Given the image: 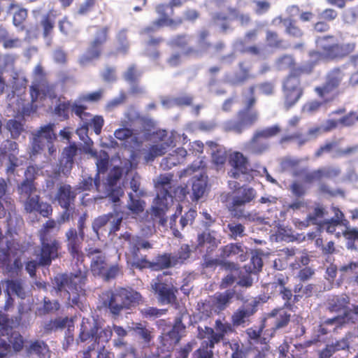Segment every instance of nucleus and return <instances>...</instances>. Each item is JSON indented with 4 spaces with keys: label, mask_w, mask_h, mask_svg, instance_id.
Returning <instances> with one entry per match:
<instances>
[{
    "label": "nucleus",
    "mask_w": 358,
    "mask_h": 358,
    "mask_svg": "<svg viewBox=\"0 0 358 358\" xmlns=\"http://www.w3.org/2000/svg\"><path fill=\"white\" fill-rule=\"evenodd\" d=\"M315 43L317 50H311L308 53L311 61L294 69L283 80L282 90L287 110L293 107L303 95L301 76L310 74L315 66L322 62H338L346 59L355 48L353 43H339L333 34L319 36L316 37Z\"/></svg>",
    "instance_id": "1"
},
{
    "label": "nucleus",
    "mask_w": 358,
    "mask_h": 358,
    "mask_svg": "<svg viewBox=\"0 0 358 358\" xmlns=\"http://www.w3.org/2000/svg\"><path fill=\"white\" fill-rule=\"evenodd\" d=\"M120 248L126 249L124 256L128 264L134 268L143 270L150 268L152 271H162L175 267L172 253L165 252L158 255L153 261H149L147 255H141V250H149L152 245L141 236L125 231L118 236Z\"/></svg>",
    "instance_id": "2"
},
{
    "label": "nucleus",
    "mask_w": 358,
    "mask_h": 358,
    "mask_svg": "<svg viewBox=\"0 0 358 358\" xmlns=\"http://www.w3.org/2000/svg\"><path fill=\"white\" fill-rule=\"evenodd\" d=\"M87 273L85 266L74 273H59L52 280L53 287L57 293H65L71 306H79L80 296L85 295Z\"/></svg>",
    "instance_id": "3"
},
{
    "label": "nucleus",
    "mask_w": 358,
    "mask_h": 358,
    "mask_svg": "<svg viewBox=\"0 0 358 358\" xmlns=\"http://www.w3.org/2000/svg\"><path fill=\"white\" fill-rule=\"evenodd\" d=\"M141 294L131 287H118L114 290L108 289L102 294V305L110 313L117 317L123 310L143 303Z\"/></svg>",
    "instance_id": "4"
},
{
    "label": "nucleus",
    "mask_w": 358,
    "mask_h": 358,
    "mask_svg": "<svg viewBox=\"0 0 358 358\" xmlns=\"http://www.w3.org/2000/svg\"><path fill=\"white\" fill-rule=\"evenodd\" d=\"M255 85L250 86L247 90L242 92L244 108L237 112V120H231L224 124V130L241 134L250 127L254 125L259 120V113L254 109L257 103Z\"/></svg>",
    "instance_id": "5"
},
{
    "label": "nucleus",
    "mask_w": 358,
    "mask_h": 358,
    "mask_svg": "<svg viewBox=\"0 0 358 358\" xmlns=\"http://www.w3.org/2000/svg\"><path fill=\"white\" fill-rule=\"evenodd\" d=\"M46 76L43 66L38 64L33 71V82L29 87L31 109L34 112L39 107L38 102H43L46 97L52 99L57 96L55 85L48 82Z\"/></svg>",
    "instance_id": "6"
},
{
    "label": "nucleus",
    "mask_w": 358,
    "mask_h": 358,
    "mask_svg": "<svg viewBox=\"0 0 358 358\" xmlns=\"http://www.w3.org/2000/svg\"><path fill=\"white\" fill-rule=\"evenodd\" d=\"M347 77L342 66H334L324 75V82L314 89L317 97L324 103L333 101L340 94L339 90Z\"/></svg>",
    "instance_id": "7"
},
{
    "label": "nucleus",
    "mask_w": 358,
    "mask_h": 358,
    "mask_svg": "<svg viewBox=\"0 0 358 358\" xmlns=\"http://www.w3.org/2000/svg\"><path fill=\"white\" fill-rule=\"evenodd\" d=\"M86 255L91 259L90 271L94 276L110 281L121 273L119 264H108L106 255L101 248L90 247L86 249Z\"/></svg>",
    "instance_id": "8"
},
{
    "label": "nucleus",
    "mask_w": 358,
    "mask_h": 358,
    "mask_svg": "<svg viewBox=\"0 0 358 358\" xmlns=\"http://www.w3.org/2000/svg\"><path fill=\"white\" fill-rule=\"evenodd\" d=\"M92 39L89 42L85 52L79 57L78 62L81 66L99 59L103 52L104 45L109 39L110 27L108 25H94Z\"/></svg>",
    "instance_id": "9"
},
{
    "label": "nucleus",
    "mask_w": 358,
    "mask_h": 358,
    "mask_svg": "<svg viewBox=\"0 0 358 358\" xmlns=\"http://www.w3.org/2000/svg\"><path fill=\"white\" fill-rule=\"evenodd\" d=\"M170 272H163L152 280L151 290L161 304H172L177 300L178 288Z\"/></svg>",
    "instance_id": "10"
},
{
    "label": "nucleus",
    "mask_w": 358,
    "mask_h": 358,
    "mask_svg": "<svg viewBox=\"0 0 358 358\" xmlns=\"http://www.w3.org/2000/svg\"><path fill=\"white\" fill-rule=\"evenodd\" d=\"M281 129L277 124L256 130L251 138L244 144L243 150L251 155H261L270 148L268 139L275 136Z\"/></svg>",
    "instance_id": "11"
},
{
    "label": "nucleus",
    "mask_w": 358,
    "mask_h": 358,
    "mask_svg": "<svg viewBox=\"0 0 358 358\" xmlns=\"http://www.w3.org/2000/svg\"><path fill=\"white\" fill-rule=\"evenodd\" d=\"M113 336V329L110 326L101 329L99 322L94 318L83 317L80 324L79 339L85 342L89 339L93 340L94 344L108 343Z\"/></svg>",
    "instance_id": "12"
},
{
    "label": "nucleus",
    "mask_w": 358,
    "mask_h": 358,
    "mask_svg": "<svg viewBox=\"0 0 358 358\" xmlns=\"http://www.w3.org/2000/svg\"><path fill=\"white\" fill-rule=\"evenodd\" d=\"M256 196V191L252 187H242L233 197L229 210L233 217L249 219L250 214L245 211V206Z\"/></svg>",
    "instance_id": "13"
},
{
    "label": "nucleus",
    "mask_w": 358,
    "mask_h": 358,
    "mask_svg": "<svg viewBox=\"0 0 358 358\" xmlns=\"http://www.w3.org/2000/svg\"><path fill=\"white\" fill-rule=\"evenodd\" d=\"M232 323L223 322L217 319L215 322L214 328L206 326L204 328L198 327L197 338L199 339L210 338L217 344L224 338L226 334H232L235 331Z\"/></svg>",
    "instance_id": "14"
},
{
    "label": "nucleus",
    "mask_w": 358,
    "mask_h": 358,
    "mask_svg": "<svg viewBox=\"0 0 358 358\" xmlns=\"http://www.w3.org/2000/svg\"><path fill=\"white\" fill-rule=\"evenodd\" d=\"M40 250L38 254L39 264L42 266H48L52 262L59 256L62 243L56 238L39 239Z\"/></svg>",
    "instance_id": "15"
},
{
    "label": "nucleus",
    "mask_w": 358,
    "mask_h": 358,
    "mask_svg": "<svg viewBox=\"0 0 358 358\" xmlns=\"http://www.w3.org/2000/svg\"><path fill=\"white\" fill-rule=\"evenodd\" d=\"M55 124L49 123L40 127V128L33 134V141L31 142V154L35 155L41 153L45 147L46 143H54L57 139V135L55 133Z\"/></svg>",
    "instance_id": "16"
},
{
    "label": "nucleus",
    "mask_w": 358,
    "mask_h": 358,
    "mask_svg": "<svg viewBox=\"0 0 358 358\" xmlns=\"http://www.w3.org/2000/svg\"><path fill=\"white\" fill-rule=\"evenodd\" d=\"M85 236L77 233L74 227L69 228L65 232V243L66 249L73 259L77 262H83L84 259V253L82 250L83 243Z\"/></svg>",
    "instance_id": "17"
},
{
    "label": "nucleus",
    "mask_w": 358,
    "mask_h": 358,
    "mask_svg": "<svg viewBox=\"0 0 358 358\" xmlns=\"http://www.w3.org/2000/svg\"><path fill=\"white\" fill-rule=\"evenodd\" d=\"M7 13L12 15V23L17 31L29 33L26 25L29 16L27 8L17 1H13L7 7Z\"/></svg>",
    "instance_id": "18"
},
{
    "label": "nucleus",
    "mask_w": 358,
    "mask_h": 358,
    "mask_svg": "<svg viewBox=\"0 0 358 358\" xmlns=\"http://www.w3.org/2000/svg\"><path fill=\"white\" fill-rule=\"evenodd\" d=\"M228 163L231 167L228 172L230 178L238 179L241 175L248 173L250 163L248 159L241 152H234L229 155Z\"/></svg>",
    "instance_id": "19"
},
{
    "label": "nucleus",
    "mask_w": 358,
    "mask_h": 358,
    "mask_svg": "<svg viewBox=\"0 0 358 358\" xmlns=\"http://www.w3.org/2000/svg\"><path fill=\"white\" fill-rule=\"evenodd\" d=\"M24 199L23 206L27 213L37 212L43 217H49L52 215L53 211L52 206L47 202L41 201L38 194H34Z\"/></svg>",
    "instance_id": "20"
},
{
    "label": "nucleus",
    "mask_w": 358,
    "mask_h": 358,
    "mask_svg": "<svg viewBox=\"0 0 358 358\" xmlns=\"http://www.w3.org/2000/svg\"><path fill=\"white\" fill-rule=\"evenodd\" d=\"M259 301L252 302L239 307L231 315V323L234 327L244 324L257 311Z\"/></svg>",
    "instance_id": "21"
},
{
    "label": "nucleus",
    "mask_w": 358,
    "mask_h": 358,
    "mask_svg": "<svg viewBox=\"0 0 358 358\" xmlns=\"http://www.w3.org/2000/svg\"><path fill=\"white\" fill-rule=\"evenodd\" d=\"M183 23L182 17H178L176 20L157 19L154 20L150 25L146 26L141 29L139 34L148 38L153 37V34L161 27H168L172 29H176Z\"/></svg>",
    "instance_id": "22"
},
{
    "label": "nucleus",
    "mask_w": 358,
    "mask_h": 358,
    "mask_svg": "<svg viewBox=\"0 0 358 358\" xmlns=\"http://www.w3.org/2000/svg\"><path fill=\"white\" fill-rule=\"evenodd\" d=\"M285 306L273 308L266 314V318H274L273 327L271 328V336H273L277 330L284 329L288 326L291 320V314L287 312Z\"/></svg>",
    "instance_id": "23"
},
{
    "label": "nucleus",
    "mask_w": 358,
    "mask_h": 358,
    "mask_svg": "<svg viewBox=\"0 0 358 358\" xmlns=\"http://www.w3.org/2000/svg\"><path fill=\"white\" fill-rule=\"evenodd\" d=\"M76 195L70 185L63 184L57 189L55 199L62 208H67L74 206Z\"/></svg>",
    "instance_id": "24"
},
{
    "label": "nucleus",
    "mask_w": 358,
    "mask_h": 358,
    "mask_svg": "<svg viewBox=\"0 0 358 358\" xmlns=\"http://www.w3.org/2000/svg\"><path fill=\"white\" fill-rule=\"evenodd\" d=\"M196 211L190 208L187 212H186L183 215L180 217L179 220L180 229L178 228L176 224V220L178 217L176 213L173 215L170 218L169 224L170 228L173 231V236L176 238H181L182 236L180 230H183V229L188 224H192L196 217Z\"/></svg>",
    "instance_id": "25"
},
{
    "label": "nucleus",
    "mask_w": 358,
    "mask_h": 358,
    "mask_svg": "<svg viewBox=\"0 0 358 358\" xmlns=\"http://www.w3.org/2000/svg\"><path fill=\"white\" fill-rule=\"evenodd\" d=\"M55 17L48 12L43 15L39 22V28L43 38L48 45H51L55 34Z\"/></svg>",
    "instance_id": "26"
},
{
    "label": "nucleus",
    "mask_w": 358,
    "mask_h": 358,
    "mask_svg": "<svg viewBox=\"0 0 358 358\" xmlns=\"http://www.w3.org/2000/svg\"><path fill=\"white\" fill-rule=\"evenodd\" d=\"M350 303V299L345 294L333 295L327 301V310L330 313H339L341 311L343 313L350 311L351 313L352 310L349 308Z\"/></svg>",
    "instance_id": "27"
},
{
    "label": "nucleus",
    "mask_w": 358,
    "mask_h": 358,
    "mask_svg": "<svg viewBox=\"0 0 358 358\" xmlns=\"http://www.w3.org/2000/svg\"><path fill=\"white\" fill-rule=\"evenodd\" d=\"M185 329V325L182 324L180 319H177L172 329L168 331L164 336H161V341L164 346L166 345V342L169 343V348H173L176 344H178L181 339V332Z\"/></svg>",
    "instance_id": "28"
},
{
    "label": "nucleus",
    "mask_w": 358,
    "mask_h": 358,
    "mask_svg": "<svg viewBox=\"0 0 358 358\" xmlns=\"http://www.w3.org/2000/svg\"><path fill=\"white\" fill-rule=\"evenodd\" d=\"M220 257L223 259L237 257L240 262H244L246 259V252L241 243H231L220 248Z\"/></svg>",
    "instance_id": "29"
},
{
    "label": "nucleus",
    "mask_w": 358,
    "mask_h": 358,
    "mask_svg": "<svg viewBox=\"0 0 358 358\" xmlns=\"http://www.w3.org/2000/svg\"><path fill=\"white\" fill-rule=\"evenodd\" d=\"M78 148L74 142L63 149L60 159V164L63 172L65 171H69L72 169L74 164V159L78 154Z\"/></svg>",
    "instance_id": "30"
},
{
    "label": "nucleus",
    "mask_w": 358,
    "mask_h": 358,
    "mask_svg": "<svg viewBox=\"0 0 358 358\" xmlns=\"http://www.w3.org/2000/svg\"><path fill=\"white\" fill-rule=\"evenodd\" d=\"M168 199L160 196H156L155 199V205L152 206V217L153 220L158 219L161 225H164L166 223V218L165 217L166 212L168 210Z\"/></svg>",
    "instance_id": "31"
},
{
    "label": "nucleus",
    "mask_w": 358,
    "mask_h": 358,
    "mask_svg": "<svg viewBox=\"0 0 358 358\" xmlns=\"http://www.w3.org/2000/svg\"><path fill=\"white\" fill-rule=\"evenodd\" d=\"M172 178L171 174H161L158 176L155 183L157 196L172 199L173 195L171 193Z\"/></svg>",
    "instance_id": "32"
},
{
    "label": "nucleus",
    "mask_w": 358,
    "mask_h": 358,
    "mask_svg": "<svg viewBox=\"0 0 358 358\" xmlns=\"http://www.w3.org/2000/svg\"><path fill=\"white\" fill-rule=\"evenodd\" d=\"M187 154V150L184 148H178L162 159L161 166L164 169H171L173 166L183 163Z\"/></svg>",
    "instance_id": "33"
},
{
    "label": "nucleus",
    "mask_w": 358,
    "mask_h": 358,
    "mask_svg": "<svg viewBox=\"0 0 358 358\" xmlns=\"http://www.w3.org/2000/svg\"><path fill=\"white\" fill-rule=\"evenodd\" d=\"M199 55V50L194 47H189L185 51L175 52L171 53L166 59V62L170 67H177L182 64V57H198Z\"/></svg>",
    "instance_id": "34"
},
{
    "label": "nucleus",
    "mask_w": 358,
    "mask_h": 358,
    "mask_svg": "<svg viewBox=\"0 0 358 358\" xmlns=\"http://www.w3.org/2000/svg\"><path fill=\"white\" fill-rule=\"evenodd\" d=\"M130 49V41L128 36V29L127 28L121 29L115 35V48L116 55H126Z\"/></svg>",
    "instance_id": "35"
},
{
    "label": "nucleus",
    "mask_w": 358,
    "mask_h": 358,
    "mask_svg": "<svg viewBox=\"0 0 358 358\" xmlns=\"http://www.w3.org/2000/svg\"><path fill=\"white\" fill-rule=\"evenodd\" d=\"M235 295L233 289H227L224 292L216 293L213 298V306L219 311L225 310L231 303V300Z\"/></svg>",
    "instance_id": "36"
},
{
    "label": "nucleus",
    "mask_w": 358,
    "mask_h": 358,
    "mask_svg": "<svg viewBox=\"0 0 358 358\" xmlns=\"http://www.w3.org/2000/svg\"><path fill=\"white\" fill-rule=\"evenodd\" d=\"M207 187V176L200 175L194 179L192 185V194L190 199L192 201H197L203 197Z\"/></svg>",
    "instance_id": "37"
},
{
    "label": "nucleus",
    "mask_w": 358,
    "mask_h": 358,
    "mask_svg": "<svg viewBox=\"0 0 358 358\" xmlns=\"http://www.w3.org/2000/svg\"><path fill=\"white\" fill-rule=\"evenodd\" d=\"M278 20L279 22L282 23L285 26V32L290 37L299 38L303 35V30L297 25L295 20L292 18H283L278 16L275 20Z\"/></svg>",
    "instance_id": "38"
},
{
    "label": "nucleus",
    "mask_w": 358,
    "mask_h": 358,
    "mask_svg": "<svg viewBox=\"0 0 358 358\" xmlns=\"http://www.w3.org/2000/svg\"><path fill=\"white\" fill-rule=\"evenodd\" d=\"M29 355H36L38 358H50V351L48 345L43 341L32 342L27 349Z\"/></svg>",
    "instance_id": "39"
},
{
    "label": "nucleus",
    "mask_w": 358,
    "mask_h": 358,
    "mask_svg": "<svg viewBox=\"0 0 358 358\" xmlns=\"http://www.w3.org/2000/svg\"><path fill=\"white\" fill-rule=\"evenodd\" d=\"M250 69V66L245 62H240L238 63V71L234 73L231 81V84L238 85L248 80L252 77Z\"/></svg>",
    "instance_id": "40"
},
{
    "label": "nucleus",
    "mask_w": 358,
    "mask_h": 358,
    "mask_svg": "<svg viewBox=\"0 0 358 358\" xmlns=\"http://www.w3.org/2000/svg\"><path fill=\"white\" fill-rule=\"evenodd\" d=\"M199 349L193 353L194 358H213V348L217 344L210 338L202 339Z\"/></svg>",
    "instance_id": "41"
},
{
    "label": "nucleus",
    "mask_w": 358,
    "mask_h": 358,
    "mask_svg": "<svg viewBox=\"0 0 358 358\" xmlns=\"http://www.w3.org/2000/svg\"><path fill=\"white\" fill-rule=\"evenodd\" d=\"M128 196L129 200L127 201V208L133 216L139 215L144 211L145 202L140 197L134 196L131 192L129 193Z\"/></svg>",
    "instance_id": "42"
},
{
    "label": "nucleus",
    "mask_w": 358,
    "mask_h": 358,
    "mask_svg": "<svg viewBox=\"0 0 358 358\" xmlns=\"http://www.w3.org/2000/svg\"><path fill=\"white\" fill-rule=\"evenodd\" d=\"M190 36L187 34H178L173 36L168 41L167 45L173 49H180L185 51L189 48Z\"/></svg>",
    "instance_id": "43"
},
{
    "label": "nucleus",
    "mask_w": 358,
    "mask_h": 358,
    "mask_svg": "<svg viewBox=\"0 0 358 358\" xmlns=\"http://www.w3.org/2000/svg\"><path fill=\"white\" fill-rule=\"evenodd\" d=\"M71 108V101H59L55 106L54 114L62 121L67 120L69 119Z\"/></svg>",
    "instance_id": "44"
},
{
    "label": "nucleus",
    "mask_w": 358,
    "mask_h": 358,
    "mask_svg": "<svg viewBox=\"0 0 358 358\" xmlns=\"http://www.w3.org/2000/svg\"><path fill=\"white\" fill-rule=\"evenodd\" d=\"M191 250L187 244H182L176 252L172 254L174 266L183 264L190 257Z\"/></svg>",
    "instance_id": "45"
},
{
    "label": "nucleus",
    "mask_w": 358,
    "mask_h": 358,
    "mask_svg": "<svg viewBox=\"0 0 358 358\" xmlns=\"http://www.w3.org/2000/svg\"><path fill=\"white\" fill-rule=\"evenodd\" d=\"M35 182H29L27 180H23L17 187V193L20 199L34 195L36 192Z\"/></svg>",
    "instance_id": "46"
},
{
    "label": "nucleus",
    "mask_w": 358,
    "mask_h": 358,
    "mask_svg": "<svg viewBox=\"0 0 358 358\" xmlns=\"http://www.w3.org/2000/svg\"><path fill=\"white\" fill-rule=\"evenodd\" d=\"M263 261L258 253L252 254L249 263L244 266V269L248 273H258L262 269Z\"/></svg>",
    "instance_id": "47"
},
{
    "label": "nucleus",
    "mask_w": 358,
    "mask_h": 358,
    "mask_svg": "<svg viewBox=\"0 0 358 358\" xmlns=\"http://www.w3.org/2000/svg\"><path fill=\"white\" fill-rule=\"evenodd\" d=\"M352 319L350 311H345L342 315L325 320V324L334 326V329H341Z\"/></svg>",
    "instance_id": "48"
},
{
    "label": "nucleus",
    "mask_w": 358,
    "mask_h": 358,
    "mask_svg": "<svg viewBox=\"0 0 358 358\" xmlns=\"http://www.w3.org/2000/svg\"><path fill=\"white\" fill-rule=\"evenodd\" d=\"M98 6V0H83V1L77 6L76 15L78 16H86L93 12Z\"/></svg>",
    "instance_id": "49"
},
{
    "label": "nucleus",
    "mask_w": 358,
    "mask_h": 358,
    "mask_svg": "<svg viewBox=\"0 0 358 358\" xmlns=\"http://www.w3.org/2000/svg\"><path fill=\"white\" fill-rule=\"evenodd\" d=\"M197 247L203 248L205 244H208V248L213 250L217 246V240L209 231H203L197 236Z\"/></svg>",
    "instance_id": "50"
},
{
    "label": "nucleus",
    "mask_w": 358,
    "mask_h": 358,
    "mask_svg": "<svg viewBox=\"0 0 358 358\" xmlns=\"http://www.w3.org/2000/svg\"><path fill=\"white\" fill-rule=\"evenodd\" d=\"M266 43L271 48L281 49L284 48V41L275 31L267 30L266 32Z\"/></svg>",
    "instance_id": "51"
},
{
    "label": "nucleus",
    "mask_w": 358,
    "mask_h": 358,
    "mask_svg": "<svg viewBox=\"0 0 358 358\" xmlns=\"http://www.w3.org/2000/svg\"><path fill=\"white\" fill-rule=\"evenodd\" d=\"M168 147L169 144L167 143H162L150 146L145 155L146 160L153 161L157 157L162 156L166 152Z\"/></svg>",
    "instance_id": "52"
},
{
    "label": "nucleus",
    "mask_w": 358,
    "mask_h": 358,
    "mask_svg": "<svg viewBox=\"0 0 358 358\" xmlns=\"http://www.w3.org/2000/svg\"><path fill=\"white\" fill-rule=\"evenodd\" d=\"M134 331L143 340V343L148 345L153 338L152 331L141 322L135 324Z\"/></svg>",
    "instance_id": "53"
},
{
    "label": "nucleus",
    "mask_w": 358,
    "mask_h": 358,
    "mask_svg": "<svg viewBox=\"0 0 358 358\" xmlns=\"http://www.w3.org/2000/svg\"><path fill=\"white\" fill-rule=\"evenodd\" d=\"M276 64L280 70L290 69L289 72L294 69L300 67L296 66L293 56L290 55H284L277 59Z\"/></svg>",
    "instance_id": "54"
},
{
    "label": "nucleus",
    "mask_w": 358,
    "mask_h": 358,
    "mask_svg": "<svg viewBox=\"0 0 358 358\" xmlns=\"http://www.w3.org/2000/svg\"><path fill=\"white\" fill-rule=\"evenodd\" d=\"M279 294L281 299L284 301L282 306L287 308L288 310L294 311L296 302H294V295L292 291L289 287H283L282 289H279Z\"/></svg>",
    "instance_id": "55"
},
{
    "label": "nucleus",
    "mask_w": 358,
    "mask_h": 358,
    "mask_svg": "<svg viewBox=\"0 0 358 358\" xmlns=\"http://www.w3.org/2000/svg\"><path fill=\"white\" fill-rule=\"evenodd\" d=\"M320 180L324 178L332 179L340 176L341 171L338 167L327 166L321 167L317 169Z\"/></svg>",
    "instance_id": "56"
},
{
    "label": "nucleus",
    "mask_w": 358,
    "mask_h": 358,
    "mask_svg": "<svg viewBox=\"0 0 358 358\" xmlns=\"http://www.w3.org/2000/svg\"><path fill=\"white\" fill-rule=\"evenodd\" d=\"M66 318H56L55 320H51L45 323L43 326L44 331L48 334L52 331H55L59 329H64L66 325Z\"/></svg>",
    "instance_id": "57"
},
{
    "label": "nucleus",
    "mask_w": 358,
    "mask_h": 358,
    "mask_svg": "<svg viewBox=\"0 0 358 358\" xmlns=\"http://www.w3.org/2000/svg\"><path fill=\"white\" fill-rule=\"evenodd\" d=\"M104 90L100 88L96 91L82 94L79 96V101L85 103H98L103 97Z\"/></svg>",
    "instance_id": "58"
},
{
    "label": "nucleus",
    "mask_w": 358,
    "mask_h": 358,
    "mask_svg": "<svg viewBox=\"0 0 358 358\" xmlns=\"http://www.w3.org/2000/svg\"><path fill=\"white\" fill-rule=\"evenodd\" d=\"M227 229L229 231V236L233 239H236L238 237L242 238L245 236V226L236 222H231L227 224Z\"/></svg>",
    "instance_id": "59"
},
{
    "label": "nucleus",
    "mask_w": 358,
    "mask_h": 358,
    "mask_svg": "<svg viewBox=\"0 0 358 358\" xmlns=\"http://www.w3.org/2000/svg\"><path fill=\"white\" fill-rule=\"evenodd\" d=\"M114 216V213H108L107 214L99 216L98 217L94 219L92 226L93 231L95 233L98 234L99 231L102 227H105L108 222H110L111 219H113Z\"/></svg>",
    "instance_id": "60"
},
{
    "label": "nucleus",
    "mask_w": 358,
    "mask_h": 358,
    "mask_svg": "<svg viewBox=\"0 0 358 358\" xmlns=\"http://www.w3.org/2000/svg\"><path fill=\"white\" fill-rule=\"evenodd\" d=\"M60 308V304L57 300L51 301L48 298L43 299V304L41 308L38 309L40 314H49L57 311Z\"/></svg>",
    "instance_id": "61"
},
{
    "label": "nucleus",
    "mask_w": 358,
    "mask_h": 358,
    "mask_svg": "<svg viewBox=\"0 0 358 358\" xmlns=\"http://www.w3.org/2000/svg\"><path fill=\"white\" fill-rule=\"evenodd\" d=\"M79 101V99L74 102H71V111L77 117H78L81 120H83L87 117H90L91 114L88 112H86L87 109V106L80 103Z\"/></svg>",
    "instance_id": "62"
},
{
    "label": "nucleus",
    "mask_w": 358,
    "mask_h": 358,
    "mask_svg": "<svg viewBox=\"0 0 358 358\" xmlns=\"http://www.w3.org/2000/svg\"><path fill=\"white\" fill-rule=\"evenodd\" d=\"M229 348L231 350V358H246V352L243 345L237 340L233 339L229 342Z\"/></svg>",
    "instance_id": "63"
},
{
    "label": "nucleus",
    "mask_w": 358,
    "mask_h": 358,
    "mask_svg": "<svg viewBox=\"0 0 358 358\" xmlns=\"http://www.w3.org/2000/svg\"><path fill=\"white\" fill-rule=\"evenodd\" d=\"M342 235L348 241L347 247L349 249H355V242L358 240V229L348 228L342 233Z\"/></svg>",
    "instance_id": "64"
}]
</instances>
